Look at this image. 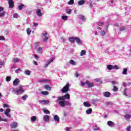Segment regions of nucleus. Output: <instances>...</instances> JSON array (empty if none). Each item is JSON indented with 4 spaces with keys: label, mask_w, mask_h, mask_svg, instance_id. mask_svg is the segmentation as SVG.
I'll list each match as a JSON object with an SVG mask.
<instances>
[{
    "label": "nucleus",
    "mask_w": 131,
    "mask_h": 131,
    "mask_svg": "<svg viewBox=\"0 0 131 131\" xmlns=\"http://www.w3.org/2000/svg\"><path fill=\"white\" fill-rule=\"evenodd\" d=\"M70 42H71V43H75V41L76 42H77V43H79L80 45H81L82 43V42L81 41V40H80V39H79V38L77 37H70Z\"/></svg>",
    "instance_id": "1"
},
{
    "label": "nucleus",
    "mask_w": 131,
    "mask_h": 131,
    "mask_svg": "<svg viewBox=\"0 0 131 131\" xmlns=\"http://www.w3.org/2000/svg\"><path fill=\"white\" fill-rule=\"evenodd\" d=\"M70 95L68 93L65 94L64 96L58 97V101H65V100H70Z\"/></svg>",
    "instance_id": "2"
},
{
    "label": "nucleus",
    "mask_w": 131,
    "mask_h": 131,
    "mask_svg": "<svg viewBox=\"0 0 131 131\" xmlns=\"http://www.w3.org/2000/svg\"><path fill=\"white\" fill-rule=\"evenodd\" d=\"M59 104L61 107H65V106H71V103L69 101H60L59 102Z\"/></svg>",
    "instance_id": "3"
},
{
    "label": "nucleus",
    "mask_w": 131,
    "mask_h": 131,
    "mask_svg": "<svg viewBox=\"0 0 131 131\" xmlns=\"http://www.w3.org/2000/svg\"><path fill=\"white\" fill-rule=\"evenodd\" d=\"M70 86L69 85V83H67L66 85L61 89V92L63 94H66L68 92H69V88Z\"/></svg>",
    "instance_id": "4"
},
{
    "label": "nucleus",
    "mask_w": 131,
    "mask_h": 131,
    "mask_svg": "<svg viewBox=\"0 0 131 131\" xmlns=\"http://www.w3.org/2000/svg\"><path fill=\"white\" fill-rule=\"evenodd\" d=\"M23 93H24V89H23L22 85H19L18 86V90L15 91V93L16 95H21Z\"/></svg>",
    "instance_id": "5"
},
{
    "label": "nucleus",
    "mask_w": 131,
    "mask_h": 131,
    "mask_svg": "<svg viewBox=\"0 0 131 131\" xmlns=\"http://www.w3.org/2000/svg\"><path fill=\"white\" fill-rule=\"evenodd\" d=\"M4 8L0 6V17H4L6 14V11H4Z\"/></svg>",
    "instance_id": "6"
},
{
    "label": "nucleus",
    "mask_w": 131,
    "mask_h": 131,
    "mask_svg": "<svg viewBox=\"0 0 131 131\" xmlns=\"http://www.w3.org/2000/svg\"><path fill=\"white\" fill-rule=\"evenodd\" d=\"M10 112H11V109L10 108H7L4 112V114H5L7 117H9V118H11V115L9 114Z\"/></svg>",
    "instance_id": "7"
},
{
    "label": "nucleus",
    "mask_w": 131,
    "mask_h": 131,
    "mask_svg": "<svg viewBox=\"0 0 131 131\" xmlns=\"http://www.w3.org/2000/svg\"><path fill=\"white\" fill-rule=\"evenodd\" d=\"M19 83H20V80L18 78H16L13 82L14 86H17V85H19Z\"/></svg>",
    "instance_id": "8"
},
{
    "label": "nucleus",
    "mask_w": 131,
    "mask_h": 131,
    "mask_svg": "<svg viewBox=\"0 0 131 131\" xmlns=\"http://www.w3.org/2000/svg\"><path fill=\"white\" fill-rule=\"evenodd\" d=\"M38 82H40L42 83H46L47 82H51V80H49L48 79L39 80Z\"/></svg>",
    "instance_id": "9"
},
{
    "label": "nucleus",
    "mask_w": 131,
    "mask_h": 131,
    "mask_svg": "<svg viewBox=\"0 0 131 131\" xmlns=\"http://www.w3.org/2000/svg\"><path fill=\"white\" fill-rule=\"evenodd\" d=\"M8 4L9 5V8H14V1H13V0H8Z\"/></svg>",
    "instance_id": "10"
},
{
    "label": "nucleus",
    "mask_w": 131,
    "mask_h": 131,
    "mask_svg": "<svg viewBox=\"0 0 131 131\" xmlns=\"http://www.w3.org/2000/svg\"><path fill=\"white\" fill-rule=\"evenodd\" d=\"M85 84L88 85V88H93L94 86V83H90L89 80L85 81Z\"/></svg>",
    "instance_id": "11"
},
{
    "label": "nucleus",
    "mask_w": 131,
    "mask_h": 131,
    "mask_svg": "<svg viewBox=\"0 0 131 131\" xmlns=\"http://www.w3.org/2000/svg\"><path fill=\"white\" fill-rule=\"evenodd\" d=\"M78 18H79L80 20H82V21H85L86 20L85 16L81 14L79 15Z\"/></svg>",
    "instance_id": "12"
},
{
    "label": "nucleus",
    "mask_w": 131,
    "mask_h": 131,
    "mask_svg": "<svg viewBox=\"0 0 131 131\" xmlns=\"http://www.w3.org/2000/svg\"><path fill=\"white\" fill-rule=\"evenodd\" d=\"M36 14L38 17H41L42 14L41 13V10L40 9H37Z\"/></svg>",
    "instance_id": "13"
},
{
    "label": "nucleus",
    "mask_w": 131,
    "mask_h": 131,
    "mask_svg": "<svg viewBox=\"0 0 131 131\" xmlns=\"http://www.w3.org/2000/svg\"><path fill=\"white\" fill-rule=\"evenodd\" d=\"M43 119L44 121L47 122V121H49V120H50V116H48L47 115H45Z\"/></svg>",
    "instance_id": "14"
},
{
    "label": "nucleus",
    "mask_w": 131,
    "mask_h": 131,
    "mask_svg": "<svg viewBox=\"0 0 131 131\" xmlns=\"http://www.w3.org/2000/svg\"><path fill=\"white\" fill-rule=\"evenodd\" d=\"M17 122H14L10 124L11 128H16L17 127Z\"/></svg>",
    "instance_id": "15"
},
{
    "label": "nucleus",
    "mask_w": 131,
    "mask_h": 131,
    "mask_svg": "<svg viewBox=\"0 0 131 131\" xmlns=\"http://www.w3.org/2000/svg\"><path fill=\"white\" fill-rule=\"evenodd\" d=\"M85 3V0H80L78 2V4L79 6H82Z\"/></svg>",
    "instance_id": "16"
},
{
    "label": "nucleus",
    "mask_w": 131,
    "mask_h": 131,
    "mask_svg": "<svg viewBox=\"0 0 131 131\" xmlns=\"http://www.w3.org/2000/svg\"><path fill=\"white\" fill-rule=\"evenodd\" d=\"M111 95V93H110V92H105L104 93V96L106 97V98H109V97H110Z\"/></svg>",
    "instance_id": "17"
},
{
    "label": "nucleus",
    "mask_w": 131,
    "mask_h": 131,
    "mask_svg": "<svg viewBox=\"0 0 131 131\" xmlns=\"http://www.w3.org/2000/svg\"><path fill=\"white\" fill-rule=\"evenodd\" d=\"M54 120H55L56 121L59 122L60 121V117H59V116H58V115H55L54 116Z\"/></svg>",
    "instance_id": "18"
},
{
    "label": "nucleus",
    "mask_w": 131,
    "mask_h": 131,
    "mask_svg": "<svg viewBox=\"0 0 131 131\" xmlns=\"http://www.w3.org/2000/svg\"><path fill=\"white\" fill-rule=\"evenodd\" d=\"M83 105L85 107H91V106H92L91 104H90L89 102H83Z\"/></svg>",
    "instance_id": "19"
},
{
    "label": "nucleus",
    "mask_w": 131,
    "mask_h": 131,
    "mask_svg": "<svg viewBox=\"0 0 131 131\" xmlns=\"http://www.w3.org/2000/svg\"><path fill=\"white\" fill-rule=\"evenodd\" d=\"M131 115L129 114H126L124 116V118L126 119L127 121H128L129 119H130Z\"/></svg>",
    "instance_id": "20"
},
{
    "label": "nucleus",
    "mask_w": 131,
    "mask_h": 131,
    "mask_svg": "<svg viewBox=\"0 0 131 131\" xmlns=\"http://www.w3.org/2000/svg\"><path fill=\"white\" fill-rule=\"evenodd\" d=\"M36 119H37V118L36 116H32V117L31 118V121L32 122H34L35 121H36Z\"/></svg>",
    "instance_id": "21"
},
{
    "label": "nucleus",
    "mask_w": 131,
    "mask_h": 131,
    "mask_svg": "<svg viewBox=\"0 0 131 131\" xmlns=\"http://www.w3.org/2000/svg\"><path fill=\"white\" fill-rule=\"evenodd\" d=\"M93 113V110L92 108H89L86 111V114H92Z\"/></svg>",
    "instance_id": "22"
},
{
    "label": "nucleus",
    "mask_w": 131,
    "mask_h": 131,
    "mask_svg": "<svg viewBox=\"0 0 131 131\" xmlns=\"http://www.w3.org/2000/svg\"><path fill=\"white\" fill-rule=\"evenodd\" d=\"M45 88L46 90H48V91H51L52 90V88L48 84H46L45 85Z\"/></svg>",
    "instance_id": "23"
},
{
    "label": "nucleus",
    "mask_w": 131,
    "mask_h": 131,
    "mask_svg": "<svg viewBox=\"0 0 131 131\" xmlns=\"http://www.w3.org/2000/svg\"><path fill=\"white\" fill-rule=\"evenodd\" d=\"M107 125H109V126H112L113 125H114V123L111 121H108L107 122Z\"/></svg>",
    "instance_id": "24"
},
{
    "label": "nucleus",
    "mask_w": 131,
    "mask_h": 131,
    "mask_svg": "<svg viewBox=\"0 0 131 131\" xmlns=\"http://www.w3.org/2000/svg\"><path fill=\"white\" fill-rule=\"evenodd\" d=\"M66 13L67 14H70L71 13V9H70L69 8H67L66 9Z\"/></svg>",
    "instance_id": "25"
},
{
    "label": "nucleus",
    "mask_w": 131,
    "mask_h": 131,
    "mask_svg": "<svg viewBox=\"0 0 131 131\" xmlns=\"http://www.w3.org/2000/svg\"><path fill=\"white\" fill-rule=\"evenodd\" d=\"M107 68L108 70H112V69H113V66L111 64H108L107 66Z\"/></svg>",
    "instance_id": "26"
},
{
    "label": "nucleus",
    "mask_w": 131,
    "mask_h": 131,
    "mask_svg": "<svg viewBox=\"0 0 131 131\" xmlns=\"http://www.w3.org/2000/svg\"><path fill=\"white\" fill-rule=\"evenodd\" d=\"M122 73L125 75H126V74H127V69L126 68L123 69Z\"/></svg>",
    "instance_id": "27"
},
{
    "label": "nucleus",
    "mask_w": 131,
    "mask_h": 131,
    "mask_svg": "<svg viewBox=\"0 0 131 131\" xmlns=\"http://www.w3.org/2000/svg\"><path fill=\"white\" fill-rule=\"evenodd\" d=\"M86 54V51L85 50H82L80 52V56H84Z\"/></svg>",
    "instance_id": "28"
},
{
    "label": "nucleus",
    "mask_w": 131,
    "mask_h": 131,
    "mask_svg": "<svg viewBox=\"0 0 131 131\" xmlns=\"http://www.w3.org/2000/svg\"><path fill=\"white\" fill-rule=\"evenodd\" d=\"M41 93L43 94V96H48V95H49V92L48 91H42Z\"/></svg>",
    "instance_id": "29"
},
{
    "label": "nucleus",
    "mask_w": 131,
    "mask_h": 131,
    "mask_svg": "<svg viewBox=\"0 0 131 131\" xmlns=\"http://www.w3.org/2000/svg\"><path fill=\"white\" fill-rule=\"evenodd\" d=\"M43 112H44V113H45V114H50L51 113L50 112V111L46 109L43 110Z\"/></svg>",
    "instance_id": "30"
},
{
    "label": "nucleus",
    "mask_w": 131,
    "mask_h": 131,
    "mask_svg": "<svg viewBox=\"0 0 131 131\" xmlns=\"http://www.w3.org/2000/svg\"><path fill=\"white\" fill-rule=\"evenodd\" d=\"M23 7H24V5L23 4H21L19 6H18V10L21 11L23 9Z\"/></svg>",
    "instance_id": "31"
},
{
    "label": "nucleus",
    "mask_w": 131,
    "mask_h": 131,
    "mask_svg": "<svg viewBox=\"0 0 131 131\" xmlns=\"http://www.w3.org/2000/svg\"><path fill=\"white\" fill-rule=\"evenodd\" d=\"M62 19L64 20V21H67L68 19V16H61Z\"/></svg>",
    "instance_id": "32"
},
{
    "label": "nucleus",
    "mask_w": 131,
    "mask_h": 131,
    "mask_svg": "<svg viewBox=\"0 0 131 131\" xmlns=\"http://www.w3.org/2000/svg\"><path fill=\"white\" fill-rule=\"evenodd\" d=\"M26 31L27 32V34L28 35H30V33H31V30H30V28H28L27 29Z\"/></svg>",
    "instance_id": "33"
},
{
    "label": "nucleus",
    "mask_w": 131,
    "mask_h": 131,
    "mask_svg": "<svg viewBox=\"0 0 131 131\" xmlns=\"http://www.w3.org/2000/svg\"><path fill=\"white\" fill-rule=\"evenodd\" d=\"M54 60H55V57H51V58L50 59V60L49 61H48V64H50V63H51L52 62H53L54 61Z\"/></svg>",
    "instance_id": "34"
},
{
    "label": "nucleus",
    "mask_w": 131,
    "mask_h": 131,
    "mask_svg": "<svg viewBox=\"0 0 131 131\" xmlns=\"http://www.w3.org/2000/svg\"><path fill=\"white\" fill-rule=\"evenodd\" d=\"M25 74H26V75H29L31 73V72L29 70H26L25 71Z\"/></svg>",
    "instance_id": "35"
},
{
    "label": "nucleus",
    "mask_w": 131,
    "mask_h": 131,
    "mask_svg": "<svg viewBox=\"0 0 131 131\" xmlns=\"http://www.w3.org/2000/svg\"><path fill=\"white\" fill-rule=\"evenodd\" d=\"M41 102L42 103H43L45 105H47L49 104V103H50V101H49V100H42Z\"/></svg>",
    "instance_id": "36"
},
{
    "label": "nucleus",
    "mask_w": 131,
    "mask_h": 131,
    "mask_svg": "<svg viewBox=\"0 0 131 131\" xmlns=\"http://www.w3.org/2000/svg\"><path fill=\"white\" fill-rule=\"evenodd\" d=\"M113 91L114 92H117L118 91V88H117L116 86L114 85V88L113 89Z\"/></svg>",
    "instance_id": "37"
},
{
    "label": "nucleus",
    "mask_w": 131,
    "mask_h": 131,
    "mask_svg": "<svg viewBox=\"0 0 131 131\" xmlns=\"http://www.w3.org/2000/svg\"><path fill=\"white\" fill-rule=\"evenodd\" d=\"M74 0H70L69 2H68V4L70 5H74Z\"/></svg>",
    "instance_id": "38"
},
{
    "label": "nucleus",
    "mask_w": 131,
    "mask_h": 131,
    "mask_svg": "<svg viewBox=\"0 0 131 131\" xmlns=\"http://www.w3.org/2000/svg\"><path fill=\"white\" fill-rule=\"evenodd\" d=\"M26 98H28V96L27 95H25L22 96L21 99L25 101V100H26Z\"/></svg>",
    "instance_id": "39"
},
{
    "label": "nucleus",
    "mask_w": 131,
    "mask_h": 131,
    "mask_svg": "<svg viewBox=\"0 0 131 131\" xmlns=\"http://www.w3.org/2000/svg\"><path fill=\"white\" fill-rule=\"evenodd\" d=\"M113 69H115L116 70H118L119 69V67L117 66V65H115L113 66Z\"/></svg>",
    "instance_id": "40"
},
{
    "label": "nucleus",
    "mask_w": 131,
    "mask_h": 131,
    "mask_svg": "<svg viewBox=\"0 0 131 131\" xmlns=\"http://www.w3.org/2000/svg\"><path fill=\"white\" fill-rule=\"evenodd\" d=\"M6 81H7L8 82H9V81H11V77L10 76H7L6 78Z\"/></svg>",
    "instance_id": "41"
},
{
    "label": "nucleus",
    "mask_w": 131,
    "mask_h": 131,
    "mask_svg": "<svg viewBox=\"0 0 131 131\" xmlns=\"http://www.w3.org/2000/svg\"><path fill=\"white\" fill-rule=\"evenodd\" d=\"M120 31H124L125 30V27H121L119 29Z\"/></svg>",
    "instance_id": "42"
},
{
    "label": "nucleus",
    "mask_w": 131,
    "mask_h": 131,
    "mask_svg": "<svg viewBox=\"0 0 131 131\" xmlns=\"http://www.w3.org/2000/svg\"><path fill=\"white\" fill-rule=\"evenodd\" d=\"M93 130L96 131V130H100V127H98V126H95L94 127V128H93Z\"/></svg>",
    "instance_id": "43"
},
{
    "label": "nucleus",
    "mask_w": 131,
    "mask_h": 131,
    "mask_svg": "<svg viewBox=\"0 0 131 131\" xmlns=\"http://www.w3.org/2000/svg\"><path fill=\"white\" fill-rule=\"evenodd\" d=\"M101 33V35H102V36H104V35H105L106 34V32L104 31H101L100 32Z\"/></svg>",
    "instance_id": "44"
},
{
    "label": "nucleus",
    "mask_w": 131,
    "mask_h": 131,
    "mask_svg": "<svg viewBox=\"0 0 131 131\" xmlns=\"http://www.w3.org/2000/svg\"><path fill=\"white\" fill-rule=\"evenodd\" d=\"M126 130H127V131H131V126H130V125H129V126H128L126 127Z\"/></svg>",
    "instance_id": "45"
},
{
    "label": "nucleus",
    "mask_w": 131,
    "mask_h": 131,
    "mask_svg": "<svg viewBox=\"0 0 131 131\" xmlns=\"http://www.w3.org/2000/svg\"><path fill=\"white\" fill-rule=\"evenodd\" d=\"M38 51L39 52V53H42V48L39 47L38 49Z\"/></svg>",
    "instance_id": "46"
},
{
    "label": "nucleus",
    "mask_w": 131,
    "mask_h": 131,
    "mask_svg": "<svg viewBox=\"0 0 131 131\" xmlns=\"http://www.w3.org/2000/svg\"><path fill=\"white\" fill-rule=\"evenodd\" d=\"M70 62L71 64H72V65H75V62H74V60L71 59Z\"/></svg>",
    "instance_id": "47"
},
{
    "label": "nucleus",
    "mask_w": 131,
    "mask_h": 131,
    "mask_svg": "<svg viewBox=\"0 0 131 131\" xmlns=\"http://www.w3.org/2000/svg\"><path fill=\"white\" fill-rule=\"evenodd\" d=\"M19 15L17 13H15L13 14V18H18Z\"/></svg>",
    "instance_id": "48"
},
{
    "label": "nucleus",
    "mask_w": 131,
    "mask_h": 131,
    "mask_svg": "<svg viewBox=\"0 0 131 131\" xmlns=\"http://www.w3.org/2000/svg\"><path fill=\"white\" fill-rule=\"evenodd\" d=\"M19 61V59H17V58H14L13 59V62H14V63H17V62Z\"/></svg>",
    "instance_id": "49"
},
{
    "label": "nucleus",
    "mask_w": 131,
    "mask_h": 131,
    "mask_svg": "<svg viewBox=\"0 0 131 131\" xmlns=\"http://www.w3.org/2000/svg\"><path fill=\"white\" fill-rule=\"evenodd\" d=\"M49 39V37L48 36L44 37V38L43 39V41H47Z\"/></svg>",
    "instance_id": "50"
},
{
    "label": "nucleus",
    "mask_w": 131,
    "mask_h": 131,
    "mask_svg": "<svg viewBox=\"0 0 131 131\" xmlns=\"http://www.w3.org/2000/svg\"><path fill=\"white\" fill-rule=\"evenodd\" d=\"M4 108H9V105L7 104H3Z\"/></svg>",
    "instance_id": "51"
},
{
    "label": "nucleus",
    "mask_w": 131,
    "mask_h": 131,
    "mask_svg": "<svg viewBox=\"0 0 131 131\" xmlns=\"http://www.w3.org/2000/svg\"><path fill=\"white\" fill-rule=\"evenodd\" d=\"M19 71H21V69H17L15 70V73H19Z\"/></svg>",
    "instance_id": "52"
},
{
    "label": "nucleus",
    "mask_w": 131,
    "mask_h": 131,
    "mask_svg": "<svg viewBox=\"0 0 131 131\" xmlns=\"http://www.w3.org/2000/svg\"><path fill=\"white\" fill-rule=\"evenodd\" d=\"M0 40H5V37L4 36H0Z\"/></svg>",
    "instance_id": "53"
},
{
    "label": "nucleus",
    "mask_w": 131,
    "mask_h": 131,
    "mask_svg": "<svg viewBox=\"0 0 131 131\" xmlns=\"http://www.w3.org/2000/svg\"><path fill=\"white\" fill-rule=\"evenodd\" d=\"M7 120V119H2V117L0 116V121H6Z\"/></svg>",
    "instance_id": "54"
},
{
    "label": "nucleus",
    "mask_w": 131,
    "mask_h": 131,
    "mask_svg": "<svg viewBox=\"0 0 131 131\" xmlns=\"http://www.w3.org/2000/svg\"><path fill=\"white\" fill-rule=\"evenodd\" d=\"M34 57L35 58L36 60H38V59H39V58L38 57V56L36 54H35Z\"/></svg>",
    "instance_id": "55"
},
{
    "label": "nucleus",
    "mask_w": 131,
    "mask_h": 131,
    "mask_svg": "<svg viewBox=\"0 0 131 131\" xmlns=\"http://www.w3.org/2000/svg\"><path fill=\"white\" fill-rule=\"evenodd\" d=\"M103 24H104L103 22H99L98 23V26H102V25H103Z\"/></svg>",
    "instance_id": "56"
},
{
    "label": "nucleus",
    "mask_w": 131,
    "mask_h": 131,
    "mask_svg": "<svg viewBox=\"0 0 131 131\" xmlns=\"http://www.w3.org/2000/svg\"><path fill=\"white\" fill-rule=\"evenodd\" d=\"M113 84H118V82H116L115 81H112Z\"/></svg>",
    "instance_id": "57"
},
{
    "label": "nucleus",
    "mask_w": 131,
    "mask_h": 131,
    "mask_svg": "<svg viewBox=\"0 0 131 131\" xmlns=\"http://www.w3.org/2000/svg\"><path fill=\"white\" fill-rule=\"evenodd\" d=\"M33 63L34 65H36V66H38V63H37L36 61L34 60L33 61Z\"/></svg>",
    "instance_id": "58"
},
{
    "label": "nucleus",
    "mask_w": 131,
    "mask_h": 131,
    "mask_svg": "<svg viewBox=\"0 0 131 131\" xmlns=\"http://www.w3.org/2000/svg\"><path fill=\"white\" fill-rule=\"evenodd\" d=\"M39 45V42L35 43V47L37 48V47H38V45Z\"/></svg>",
    "instance_id": "59"
},
{
    "label": "nucleus",
    "mask_w": 131,
    "mask_h": 131,
    "mask_svg": "<svg viewBox=\"0 0 131 131\" xmlns=\"http://www.w3.org/2000/svg\"><path fill=\"white\" fill-rule=\"evenodd\" d=\"M85 84V83L82 82V81L81 82V86H84V85Z\"/></svg>",
    "instance_id": "60"
},
{
    "label": "nucleus",
    "mask_w": 131,
    "mask_h": 131,
    "mask_svg": "<svg viewBox=\"0 0 131 131\" xmlns=\"http://www.w3.org/2000/svg\"><path fill=\"white\" fill-rule=\"evenodd\" d=\"M33 25L35 27H36V26H38V24L36 23H33Z\"/></svg>",
    "instance_id": "61"
},
{
    "label": "nucleus",
    "mask_w": 131,
    "mask_h": 131,
    "mask_svg": "<svg viewBox=\"0 0 131 131\" xmlns=\"http://www.w3.org/2000/svg\"><path fill=\"white\" fill-rule=\"evenodd\" d=\"M100 81V80L99 78L95 79V81H96V82H99Z\"/></svg>",
    "instance_id": "62"
},
{
    "label": "nucleus",
    "mask_w": 131,
    "mask_h": 131,
    "mask_svg": "<svg viewBox=\"0 0 131 131\" xmlns=\"http://www.w3.org/2000/svg\"><path fill=\"white\" fill-rule=\"evenodd\" d=\"M75 76L76 77H78V76H79V75L78 74V73L76 72L75 74Z\"/></svg>",
    "instance_id": "63"
},
{
    "label": "nucleus",
    "mask_w": 131,
    "mask_h": 131,
    "mask_svg": "<svg viewBox=\"0 0 131 131\" xmlns=\"http://www.w3.org/2000/svg\"><path fill=\"white\" fill-rule=\"evenodd\" d=\"M47 35H48V33L47 32H45L43 34V36H44V37L47 36Z\"/></svg>",
    "instance_id": "64"
}]
</instances>
